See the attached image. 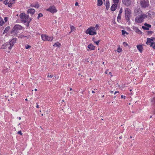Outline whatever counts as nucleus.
I'll return each instance as SVG.
<instances>
[{
	"instance_id": "nucleus-1",
	"label": "nucleus",
	"mask_w": 155,
	"mask_h": 155,
	"mask_svg": "<svg viewBox=\"0 0 155 155\" xmlns=\"http://www.w3.org/2000/svg\"><path fill=\"white\" fill-rule=\"evenodd\" d=\"M96 29L94 27H91L88 28L85 31L86 34H89L91 35H96V32L95 31Z\"/></svg>"
},
{
	"instance_id": "nucleus-2",
	"label": "nucleus",
	"mask_w": 155,
	"mask_h": 155,
	"mask_svg": "<svg viewBox=\"0 0 155 155\" xmlns=\"http://www.w3.org/2000/svg\"><path fill=\"white\" fill-rule=\"evenodd\" d=\"M131 17V11L130 9L126 8L125 10V18L127 22L130 21Z\"/></svg>"
},
{
	"instance_id": "nucleus-3",
	"label": "nucleus",
	"mask_w": 155,
	"mask_h": 155,
	"mask_svg": "<svg viewBox=\"0 0 155 155\" xmlns=\"http://www.w3.org/2000/svg\"><path fill=\"white\" fill-rule=\"evenodd\" d=\"M22 29V27L21 26L18 25H15L11 30V33L12 34L14 32L15 34H17L18 33L19 30H21Z\"/></svg>"
},
{
	"instance_id": "nucleus-4",
	"label": "nucleus",
	"mask_w": 155,
	"mask_h": 155,
	"mask_svg": "<svg viewBox=\"0 0 155 155\" xmlns=\"http://www.w3.org/2000/svg\"><path fill=\"white\" fill-rule=\"evenodd\" d=\"M20 18L21 21L24 23H26L27 22V20H28L29 18V15H26L25 13H22L20 15Z\"/></svg>"
},
{
	"instance_id": "nucleus-5",
	"label": "nucleus",
	"mask_w": 155,
	"mask_h": 155,
	"mask_svg": "<svg viewBox=\"0 0 155 155\" xmlns=\"http://www.w3.org/2000/svg\"><path fill=\"white\" fill-rule=\"evenodd\" d=\"M149 4V2L148 0H140V5L143 8H145L147 7H148Z\"/></svg>"
},
{
	"instance_id": "nucleus-6",
	"label": "nucleus",
	"mask_w": 155,
	"mask_h": 155,
	"mask_svg": "<svg viewBox=\"0 0 155 155\" xmlns=\"http://www.w3.org/2000/svg\"><path fill=\"white\" fill-rule=\"evenodd\" d=\"M42 39L43 41H51L53 39V37L52 36L49 37L48 35H41Z\"/></svg>"
},
{
	"instance_id": "nucleus-7",
	"label": "nucleus",
	"mask_w": 155,
	"mask_h": 155,
	"mask_svg": "<svg viewBox=\"0 0 155 155\" xmlns=\"http://www.w3.org/2000/svg\"><path fill=\"white\" fill-rule=\"evenodd\" d=\"M17 41V38H12L9 42V46L8 47V49L9 50L11 49L12 47L14 45V44Z\"/></svg>"
},
{
	"instance_id": "nucleus-8",
	"label": "nucleus",
	"mask_w": 155,
	"mask_h": 155,
	"mask_svg": "<svg viewBox=\"0 0 155 155\" xmlns=\"http://www.w3.org/2000/svg\"><path fill=\"white\" fill-rule=\"evenodd\" d=\"M47 11L52 13H55L57 12V10L54 6H50L49 8L47 9Z\"/></svg>"
},
{
	"instance_id": "nucleus-9",
	"label": "nucleus",
	"mask_w": 155,
	"mask_h": 155,
	"mask_svg": "<svg viewBox=\"0 0 155 155\" xmlns=\"http://www.w3.org/2000/svg\"><path fill=\"white\" fill-rule=\"evenodd\" d=\"M131 2V0H122V1L123 3L127 6L130 5Z\"/></svg>"
},
{
	"instance_id": "nucleus-10",
	"label": "nucleus",
	"mask_w": 155,
	"mask_h": 155,
	"mask_svg": "<svg viewBox=\"0 0 155 155\" xmlns=\"http://www.w3.org/2000/svg\"><path fill=\"white\" fill-rule=\"evenodd\" d=\"M144 25L145 26H143L142 28L144 30H148L149 29V28L151 27V25L147 24V23H145Z\"/></svg>"
},
{
	"instance_id": "nucleus-11",
	"label": "nucleus",
	"mask_w": 155,
	"mask_h": 155,
	"mask_svg": "<svg viewBox=\"0 0 155 155\" xmlns=\"http://www.w3.org/2000/svg\"><path fill=\"white\" fill-rule=\"evenodd\" d=\"M132 29L134 30L136 32L139 34H142V32L140 31L137 27L133 26L132 27Z\"/></svg>"
},
{
	"instance_id": "nucleus-12",
	"label": "nucleus",
	"mask_w": 155,
	"mask_h": 155,
	"mask_svg": "<svg viewBox=\"0 0 155 155\" xmlns=\"http://www.w3.org/2000/svg\"><path fill=\"white\" fill-rule=\"evenodd\" d=\"M9 45V43L8 42H6L2 45L1 48L2 49H6L7 48H8L9 47L8 46Z\"/></svg>"
},
{
	"instance_id": "nucleus-13",
	"label": "nucleus",
	"mask_w": 155,
	"mask_h": 155,
	"mask_svg": "<svg viewBox=\"0 0 155 155\" xmlns=\"http://www.w3.org/2000/svg\"><path fill=\"white\" fill-rule=\"evenodd\" d=\"M35 10L33 8H30L27 11V13L28 14H30L32 15L35 13Z\"/></svg>"
},
{
	"instance_id": "nucleus-14",
	"label": "nucleus",
	"mask_w": 155,
	"mask_h": 155,
	"mask_svg": "<svg viewBox=\"0 0 155 155\" xmlns=\"http://www.w3.org/2000/svg\"><path fill=\"white\" fill-rule=\"evenodd\" d=\"M147 14L149 17L151 18L154 15L155 13L153 11L150 10L147 13Z\"/></svg>"
},
{
	"instance_id": "nucleus-15",
	"label": "nucleus",
	"mask_w": 155,
	"mask_h": 155,
	"mask_svg": "<svg viewBox=\"0 0 155 155\" xmlns=\"http://www.w3.org/2000/svg\"><path fill=\"white\" fill-rule=\"evenodd\" d=\"M117 4H113L111 8H110V10L112 11H115L116 9H117Z\"/></svg>"
},
{
	"instance_id": "nucleus-16",
	"label": "nucleus",
	"mask_w": 155,
	"mask_h": 155,
	"mask_svg": "<svg viewBox=\"0 0 155 155\" xmlns=\"http://www.w3.org/2000/svg\"><path fill=\"white\" fill-rule=\"evenodd\" d=\"M135 21L138 23H141L143 20L140 16L138 17H136L135 18Z\"/></svg>"
},
{
	"instance_id": "nucleus-17",
	"label": "nucleus",
	"mask_w": 155,
	"mask_h": 155,
	"mask_svg": "<svg viewBox=\"0 0 155 155\" xmlns=\"http://www.w3.org/2000/svg\"><path fill=\"white\" fill-rule=\"evenodd\" d=\"M137 49L141 53L142 52L143 48L142 45H137Z\"/></svg>"
},
{
	"instance_id": "nucleus-18",
	"label": "nucleus",
	"mask_w": 155,
	"mask_h": 155,
	"mask_svg": "<svg viewBox=\"0 0 155 155\" xmlns=\"http://www.w3.org/2000/svg\"><path fill=\"white\" fill-rule=\"evenodd\" d=\"M87 48L91 50H93L95 49V46L92 44H90L88 45Z\"/></svg>"
},
{
	"instance_id": "nucleus-19",
	"label": "nucleus",
	"mask_w": 155,
	"mask_h": 155,
	"mask_svg": "<svg viewBox=\"0 0 155 155\" xmlns=\"http://www.w3.org/2000/svg\"><path fill=\"white\" fill-rule=\"evenodd\" d=\"M104 4L106 6V9L108 10L110 8V3L109 0H106L105 3V4L104 3Z\"/></svg>"
},
{
	"instance_id": "nucleus-20",
	"label": "nucleus",
	"mask_w": 155,
	"mask_h": 155,
	"mask_svg": "<svg viewBox=\"0 0 155 155\" xmlns=\"http://www.w3.org/2000/svg\"><path fill=\"white\" fill-rule=\"evenodd\" d=\"M15 3V1L10 0L8 2V6L9 7L11 8L12 6V5Z\"/></svg>"
},
{
	"instance_id": "nucleus-21",
	"label": "nucleus",
	"mask_w": 155,
	"mask_h": 155,
	"mask_svg": "<svg viewBox=\"0 0 155 155\" xmlns=\"http://www.w3.org/2000/svg\"><path fill=\"white\" fill-rule=\"evenodd\" d=\"M61 44L58 42H57L55 43L53 45L54 46H56L58 48H59L61 46Z\"/></svg>"
},
{
	"instance_id": "nucleus-22",
	"label": "nucleus",
	"mask_w": 155,
	"mask_h": 155,
	"mask_svg": "<svg viewBox=\"0 0 155 155\" xmlns=\"http://www.w3.org/2000/svg\"><path fill=\"white\" fill-rule=\"evenodd\" d=\"M103 4V2L102 0H97V6H101Z\"/></svg>"
},
{
	"instance_id": "nucleus-23",
	"label": "nucleus",
	"mask_w": 155,
	"mask_h": 155,
	"mask_svg": "<svg viewBox=\"0 0 155 155\" xmlns=\"http://www.w3.org/2000/svg\"><path fill=\"white\" fill-rule=\"evenodd\" d=\"M31 19H32L31 18H30L27 21V22L26 23V25L27 27L29 26V24L30 22L31 21Z\"/></svg>"
},
{
	"instance_id": "nucleus-24",
	"label": "nucleus",
	"mask_w": 155,
	"mask_h": 155,
	"mask_svg": "<svg viewBox=\"0 0 155 155\" xmlns=\"http://www.w3.org/2000/svg\"><path fill=\"white\" fill-rule=\"evenodd\" d=\"M10 29V27L9 26H7L6 27L5 30L4 31L3 33H7Z\"/></svg>"
},
{
	"instance_id": "nucleus-25",
	"label": "nucleus",
	"mask_w": 155,
	"mask_h": 155,
	"mask_svg": "<svg viewBox=\"0 0 155 155\" xmlns=\"http://www.w3.org/2000/svg\"><path fill=\"white\" fill-rule=\"evenodd\" d=\"M140 16H141V18H142L143 20V19L144 18H147V15H145V14H142Z\"/></svg>"
},
{
	"instance_id": "nucleus-26",
	"label": "nucleus",
	"mask_w": 155,
	"mask_h": 155,
	"mask_svg": "<svg viewBox=\"0 0 155 155\" xmlns=\"http://www.w3.org/2000/svg\"><path fill=\"white\" fill-rule=\"evenodd\" d=\"M151 38H147V41L146 43V44L147 45H150L149 43H151Z\"/></svg>"
},
{
	"instance_id": "nucleus-27",
	"label": "nucleus",
	"mask_w": 155,
	"mask_h": 155,
	"mask_svg": "<svg viewBox=\"0 0 155 155\" xmlns=\"http://www.w3.org/2000/svg\"><path fill=\"white\" fill-rule=\"evenodd\" d=\"M4 23L3 19L2 18H0V26H2Z\"/></svg>"
},
{
	"instance_id": "nucleus-28",
	"label": "nucleus",
	"mask_w": 155,
	"mask_h": 155,
	"mask_svg": "<svg viewBox=\"0 0 155 155\" xmlns=\"http://www.w3.org/2000/svg\"><path fill=\"white\" fill-rule=\"evenodd\" d=\"M70 28L71 29V32L74 31L75 30V27L72 25H70Z\"/></svg>"
},
{
	"instance_id": "nucleus-29",
	"label": "nucleus",
	"mask_w": 155,
	"mask_h": 155,
	"mask_svg": "<svg viewBox=\"0 0 155 155\" xmlns=\"http://www.w3.org/2000/svg\"><path fill=\"white\" fill-rule=\"evenodd\" d=\"M121 17V15L118 14L117 18V20L118 22H119V21L120 20Z\"/></svg>"
},
{
	"instance_id": "nucleus-30",
	"label": "nucleus",
	"mask_w": 155,
	"mask_h": 155,
	"mask_svg": "<svg viewBox=\"0 0 155 155\" xmlns=\"http://www.w3.org/2000/svg\"><path fill=\"white\" fill-rule=\"evenodd\" d=\"M150 46L151 47H152L154 49H155V43H151L150 45Z\"/></svg>"
},
{
	"instance_id": "nucleus-31",
	"label": "nucleus",
	"mask_w": 155,
	"mask_h": 155,
	"mask_svg": "<svg viewBox=\"0 0 155 155\" xmlns=\"http://www.w3.org/2000/svg\"><path fill=\"white\" fill-rule=\"evenodd\" d=\"M122 35H124L125 34H126L127 35H128L129 33L127 32L126 31L124 30H122Z\"/></svg>"
},
{
	"instance_id": "nucleus-32",
	"label": "nucleus",
	"mask_w": 155,
	"mask_h": 155,
	"mask_svg": "<svg viewBox=\"0 0 155 155\" xmlns=\"http://www.w3.org/2000/svg\"><path fill=\"white\" fill-rule=\"evenodd\" d=\"M8 0H5L3 1V3L5 5H6L7 4L8 5Z\"/></svg>"
},
{
	"instance_id": "nucleus-33",
	"label": "nucleus",
	"mask_w": 155,
	"mask_h": 155,
	"mask_svg": "<svg viewBox=\"0 0 155 155\" xmlns=\"http://www.w3.org/2000/svg\"><path fill=\"white\" fill-rule=\"evenodd\" d=\"M43 16V15L42 13H39L37 17L38 19H39L40 17H42Z\"/></svg>"
},
{
	"instance_id": "nucleus-34",
	"label": "nucleus",
	"mask_w": 155,
	"mask_h": 155,
	"mask_svg": "<svg viewBox=\"0 0 155 155\" xmlns=\"http://www.w3.org/2000/svg\"><path fill=\"white\" fill-rule=\"evenodd\" d=\"M119 0H113V2L114 4H117L119 2Z\"/></svg>"
},
{
	"instance_id": "nucleus-35",
	"label": "nucleus",
	"mask_w": 155,
	"mask_h": 155,
	"mask_svg": "<svg viewBox=\"0 0 155 155\" xmlns=\"http://www.w3.org/2000/svg\"><path fill=\"white\" fill-rule=\"evenodd\" d=\"M152 102V104L155 106V97L153 98Z\"/></svg>"
},
{
	"instance_id": "nucleus-36",
	"label": "nucleus",
	"mask_w": 155,
	"mask_h": 155,
	"mask_svg": "<svg viewBox=\"0 0 155 155\" xmlns=\"http://www.w3.org/2000/svg\"><path fill=\"white\" fill-rule=\"evenodd\" d=\"M39 7V5L38 3H37V4L35 5L34 7L36 8H38Z\"/></svg>"
},
{
	"instance_id": "nucleus-37",
	"label": "nucleus",
	"mask_w": 155,
	"mask_h": 155,
	"mask_svg": "<svg viewBox=\"0 0 155 155\" xmlns=\"http://www.w3.org/2000/svg\"><path fill=\"white\" fill-rule=\"evenodd\" d=\"M100 41V40H99L97 41H95L94 43H95L97 45H98Z\"/></svg>"
},
{
	"instance_id": "nucleus-38",
	"label": "nucleus",
	"mask_w": 155,
	"mask_h": 155,
	"mask_svg": "<svg viewBox=\"0 0 155 155\" xmlns=\"http://www.w3.org/2000/svg\"><path fill=\"white\" fill-rule=\"evenodd\" d=\"M117 52L120 53L122 51V50L121 48H119L117 49Z\"/></svg>"
},
{
	"instance_id": "nucleus-39",
	"label": "nucleus",
	"mask_w": 155,
	"mask_h": 155,
	"mask_svg": "<svg viewBox=\"0 0 155 155\" xmlns=\"http://www.w3.org/2000/svg\"><path fill=\"white\" fill-rule=\"evenodd\" d=\"M123 44L125 47H126L128 45V44L125 42H124L123 43Z\"/></svg>"
},
{
	"instance_id": "nucleus-40",
	"label": "nucleus",
	"mask_w": 155,
	"mask_h": 155,
	"mask_svg": "<svg viewBox=\"0 0 155 155\" xmlns=\"http://www.w3.org/2000/svg\"><path fill=\"white\" fill-rule=\"evenodd\" d=\"M122 12H123V9H122V8H121L120 9L119 14L121 15V13H122Z\"/></svg>"
},
{
	"instance_id": "nucleus-41",
	"label": "nucleus",
	"mask_w": 155,
	"mask_h": 155,
	"mask_svg": "<svg viewBox=\"0 0 155 155\" xmlns=\"http://www.w3.org/2000/svg\"><path fill=\"white\" fill-rule=\"evenodd\" d=\"M153 33V31H147L148 35H151Z\"/></svg>"
},
{
	"instance_id": "nucleus-42",
	"label": "nucleus",
	"mask_w": 155,
	"mask_h": 155,
	"mask_svg": "<svg viewBox=\"0 0 155 155\" xmlns=\"http://www.w3.org/2000/svg\"><path fill=\"white\" fill-rule=\"evenodd\" d=\"M31 46L30 45H27L25 46V48L26 49H28L29 48H31Z\"/></svg>"
},
{
	"instance_id": "nucleus-43",
	"label": "nucleus",
	"mask_w": 155,
	"mask_h": 155,
	"mask_svg": "<svg viewBox=\"0 0 155 155\" xmlns=\"http://www.w3.org/2000/svg\"><path fill=\"white\" fill-rule=\"evenodd\" d=\"M21 38L22 37H27V38H28L30 37L29 36H24L23 35H21Z\"/></svg>"
},
{
	"instance_id": "nucleus-44",
	"label": "nucleus",
	"mask_w": 155,
	"mask_h": 155,
	"mask_svg": "<svg viewBox=\"0 0 155 155\" xmlns=\"http://www.w3.org/2000/svg\"><path fill=\"white\" fill-rule=\"evenodd\" d=\"M18 134H20L21 135H22V134H23L21 132V130L18 131Z\"/></svg>"
},
{
	"instance_id": "nucleus-45",
	"label": "nucleus",
	"mask_w": 155,
	"mask_h": 155,
	"mask_svg": "<svg viewBox=\"0 0 155 155\" xmlns=\"http://www.w3.org/2000/svg\"><path fill=\"white\" fill-rule=\"evenodd\" d=\"M8 20V18L7 17H5L4 18V20L5 22H7Z\"/></svg>"
},
{
	"instance_id": "nucleus-46",
	"label": "nucleus",
	"mask_w": 155,
	"mask_h": 155,
	"mask_svg": "<svg viewBox=\"0 0 155 155\" xmlns=\"http://www.w3.org/2000/svg\"><path fill=\"white\" fill-rule=\"evenodd\" d=\"M151 38V41H153L154 40H155V38Z\"/></svg>"
},
{
	"instance_id": "nucleus-47",
	"label": "nucleus",
	"mask_w": 155,
	"mask_h": 155,
	"mask_svg": "<svg viewBox=\"0 0 155 155\" xmlns=\"http://www.w3.org/2000/svg\"><path fill=\"white\" fill-rule=\"evenodd\" d=\"M98 27L99 25L97 24L96 25H95V29L96 28V29H97L98 28Z\"/></svg>"
},
{
	"instance_id": "nucleus-48",
	"label": "nucleus",
	"mask_w": 155,
	"mask_h": 155,
	"mask_svg": "<svg viewBox=\"0 0 155 155\" xmlns=\"http://www.w3.org/2000/svg\"><path fill=\"white\" fill-rule=\"evenodd\" d=\"M47 77H50V78H52L54 77V76L53 75H48Z\"/></svg>"
},
{
	"instance_id": "nucleus-49",
	"label": "nucleus",
	"mask_w": 155,
	"mask_h": 155,
	"mask_svg": "<svg viewBox=\"0 0 155 155\" xmlns=\"http://www.w3.org/2000/svg\"><path fill=\"white\" fill-rule=\"evenodd\" d=\"M121 98H124V99H125V96H124L123 95H122L121 96Z\"/></svg>"
},
{
	"instance_id": "nucleus-50",
	"label": "nucleus",
	"mask_w": 155,
	"mask_h": 155,
	"mask_svg": "<svg viewBox=\"0 0 155 155\" xmlns=\"http://www.w3.org/2000/svg\"><path fill=\"white\" fill-rule=\"evenodd\" d=\"M78 2H76V3H75V5L76 6H78Z\"/></svg>"
},
{
	"instance_id": "nucleus-51",
	"label": "nucleus",
	"mask_w": 155,
	"mask_h": 155,
	"mask_svg": "<svg viewBox=\"0 0 155 155\" xmlns=\"http://www.w3.org/2000/svg\"><path fill=\"white\" fill-rule=\"evenodd\" d=\"M119 92L118 91H116L114 92V94L115 95L117 93H119Z\"/></svg>"
},
{
	"instance_id": "nucleus-52",
	"label": "nucleus",
	"mask_w": 155,
	"mask_h": 155,
	"mask_svg": "<svg viewBox=\"0 0 155 155\" xmlns=\"http://www.w3.org/2000/svg\"><path fill=\"white\" fill-rule=\"evenodd\" d=\"M92 41L94 42L95 41V39L94 38H92Z\"/></svg>"
},
{
	"instance_id": "nucleus-53",
	"label": "nucleus",
	"mask_w": 155,
	"mask_h": 155,
	"mask_svg": "<svg viewBox=\"0 0 155 155\" xmlns=\"http://www.w3.org/2000/svg\"><path fill=\"white\" fill-rule=\"evenodd\" d=\"M105 73L106 74H108V71H106Z\"/></svg>"
},
{
	"instance_id": "nucleus-54",
	"label": "nucleus",
	"mask_w": 155,
	"mask_h": 155,
	"mask_svg": "<svg viewBox=\"0 0 155 155\" xmlns=\"http://www.w3.org/2000/svg\"><path fill=\"white\" fill-rule=\"evenodd\" d=\"M36 107L37 108H39V106H38V105L37 104V105L36 106Z\"/></svg>"
},
{
	"instance_id": "nucleus-55",
	"label": "nucleus",
	"mask_w": 155,
	"mask_h": 155,
	"mask_svg": "<svg viewBox=\"0 0 155 155\" xmlns=\"http://www.w3.org/2000/svg\"><path fill=\"white\" fill-rule=\"evenodd\" d=\"M110 91L111 93H113V92H114V91Z\"/></svg>"
},
{
	"instance_id": "nucleus-56",
	"label": "nucleus",
	"mask_w": 155,
	"mask_h": 155,
	"mask_svg": "<svg viewBox=\"0 0 155 155\" xmlns=\"http://www.w3.org/2000/svg\"><path fill=\"white\" fill-rule=\"evenodd\" d=\"M34 5H32V4H31V6L33 7H34Z\"/></svg>"
},
{
	"instance_id": "nucleus-57",
	"label": "nucleus",
	"mask_w": 155,
	"mask_h": 155,
	"mask_svg": "<svg viewBox=\"0 0 155 155\" xmlns=\"http://www.w3.org/2000/svg\"><path fill=\"white\" fill-rule=\"evenodd\" d=\"M109 74H110L111 75V76L112 73L111 72H109Z\"/></svg>"
},
{
	"instance_id": "nucleus-58",
	"label": "nucleus",
	"mask_w": 155,
	"mask_h": 155,
	"mask_svg": "<svg viewBox=\"0 0 155 155\" xmlns=\"http://www.w3.org/2000/svg\"><path fill=\"white\" fill-rule=\"evenodd\" d=\"M92 93H95V92L94 91H92Z\"/></svg>"
},
{
	"instance_id": "nucleus-59",
	"label": "nucleus",
	"mask_w": 155,
	"mask_h": 155,
	"mask_svg": "<svg viewBox=\"0 0 155 155\" xmlns=\"http://www.w3.org/2000/svg\"><path fill=\"white\" fill-rule=\"evenodd\" d=\"M21 119V117H19L18 118V119H19V120H20Z\"/></svg>"
},
{
	"instance_id": "nucleus-60",
	"label": "nucleus",
	"mask_w": 155,
	"mask_h": 155,
	"mask_svg": "<svg viewBox=\"0 0 155 155\" xmlns=\"http://www.w3.org/2000/svg\"><path fill=\"white\" fill-rule=\"evenodd\" d=\"M70 91H72V88H70Z\"/></svg>"
},
{
	"instance_id": "nucleus-61",
	"label": "nucleus",
	"mask_w": 155,
	"mask_h": 155,
	"mask_svg": "<svg viewBox=\"0 0 155 155\" xmlns=\"http://www.w3.org/2000/svg\"><path fill=\"white\" fill-rule=\"evenodd\" d=\"M25 101H28V99H27V98L25 99Z\"/></svg>"
},
{
	"instance_id": "nucleus-62",
	"label": "nucleus",
	"mask_w": 155,
	"mask_h": 155,
	"mask_svg": "<svg viewBox=\"0 0 155 155\" xmlns=\"http://www.w3.org/2000/svg\"><path fill=\"white\" fill-rule=\"evenodd\" d=\"M35 91H37V89H35Z\"/></svg>"
},
{
	"instance_id": "nucleus-63",
	"label": "nucleus",
	"mask_w": 155,
	"mask_h": 155,
	"mask_svg": "<svg viewBox=\"0 0 155 155\" xmlns=\"http://www.w3.org/2000/svg\"><path fill=\"white\" fill-rule=\"evenodd\" d=\"M116 97L115 96H114V97H113V98H115Z\"/></svg>"
},
{
	"instance_id": "nucleus-64",
	"label": "nucleus",
	"mask_w": 155,
	"mask_h": 155,
	"mask_svg": "<svg viewBox=\"0 0 155 155\" xmlns=\"http://www.w3.org/2000/svg\"><path fill=\"white\" fill-rule=\"evenodd\" d=\"M104 97V95H103L102 96V97L103 98Z\"/></svg>"
}]
</instances>
